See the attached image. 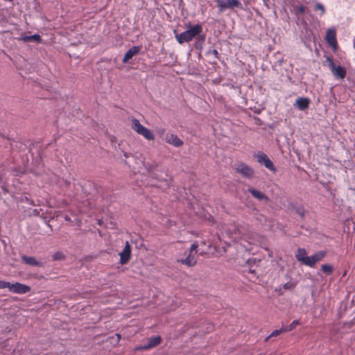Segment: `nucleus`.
Wrapping results in <instances>:
<instances>
[{
  "label": "nucleus",
  "mask_w": 355,
  "mask_h": 355,
  "mask_svg": "<svg viewBox=\"0 0 355 355\" xmlns=\"http://www.w3.org/2000/svg\"><path fill=\"white\" fill-rule=\"evenodd\" d=\"M0 187H1V189L3 193H7L8 192L7 187L3 180H2V183L0 184Z\"/></svg>",
  "instance_id": "nucleus-29"
},
{
  "label": "nucleus",
  "mask_w": 355,
  "mask_h": 355,
  "mask_svg": "<svg viewBox=\"0 0 355 355\" xmlns=\"http://www.w3.org/2000/svg\"><path fill=\"white\" fill-rule=\"evenodd\" d=\"M140 49H141L140 46H132V48H130L125 53V55L123 57V63L127 62L134 55H137L139 52Z\"/></svg>",
  "instance_id": "nucleus-15"
},
{
  "label": "nucleus",
  "mask_w": 355,
  "mask_h": 355,
  "mask_svg": "<svg viewBox=\"0 0 355 355\" xmlns=\"http://www.w3.org/2000/svg\"><path fill=\"white\" fill-rule=\"evenodd\" d=\"M285 330L284 327L281 328L280 329H276L274 330L268 337H266V340H268V339L271 337L277 336L279 334H281L282 332H284Z\"/></svg>",
  "instance_id": "nucleus-25"
},
{
  "label": "nucleus",
  "mask_w": 355,
  "mask_h": 355,
  "mask_svg": "<svg viewBox=\"0 0 355 355\" xmlns=\"http://www.w3.org/2000/svg\"><path fill=\"white\" fill-rule=\"evenodd\" d=\"M232 239L235 242L240 243L245 250H248V245H248L253 243L254 232L248 225H240L236 228Z\"/></svg>",
  "instance_id": "nucleus-1"
},
{
  "label": "nucleus",
  "mask_w": 355,
  "mask_h": 355,
  "mask_svg": "<svg viewBox=\"0 0 355 355\" xmlns=\"http://www.w3.org/2000/svg\"><path fill=\"white\" fill-rule=\"evenodd\" d=\"M300 324V322L298 320H295L288 326L284 327V329L285 331H290L294 329Z\"/></svg>",
  "instance_id": "nucleus-22"
},
{
  "label": "nucleus",
  "mask_w": 355,
  "mask_h": 355,
  "mask_svg": "<svg viewBox=\"0 0 355 355\" xmlns=\"http://www.w3.org/2000/svg\"><path fill=\"white\" fill-rule=\"evenodd\" d=\"M64 219H65L67 221H70V218H69V217L68 216H66L64 217Z\"/></svg>",
  "instance_id": "nucleus-33"
},
{
  "label": "nucleus",
  "mask_w": 355,
  "mask_h": 355,
  "mask_svg": "<svg viewBox=\"0 0 355 355\" xmlns=\"http://www.w3.org/2000/svg\"><path fill=\"white\" fill-rule=\"evenodd\" d=\"M296 282L290 281L288 282H286L283 285L282 287H279V288H276L275 291L279 294H283V289L284 290H293L296 286Z\"/></svg>",
  "instance_id": "nucleus-19"
},
{
  "label": "nucleus",
  "mask_w": 355,
  "mask_h": 355,
  "mask_svg": "<svg viewBox=\"0 0 355 355\" xmlns=\"http://www.w3.org/2000/svg\"><path fill=\"white\" fill-rule=\"evenodd\" d=\"M165 141L175 147H180L183 144V141L174 134L166 135Z\"/></svg>",
  "instance_id": "nucleus-12"
},
{
  "label": "nucleus",
  "mask_w": 355,
  "mask_h": 355,
  "mask_svg": "<svg viewBox=\"0 0 355 355\" xmlns=\"http://www.w3.org/2000/svg\"><path fill=\"white\" fill-rule=\"evenodd\" d=\"M21 259L27 265L33 266H42V263L40 261H37L33 257L23 255L21 256Z\"/></svg>",
  "instance_id": "nucleus-17"
},
{
  "label": "nucleus",
  "mask_w": 355,
  "mask_h": 355,
  "mask_svg": "<svg viewBox=\"0 0 355 355\" xmlns=\"http://www.w3.org/2000/svg\"><path fill=\"white\" fill-rule=\"evenodd\" d=\"M8 286V282L0 280V289L6 288Z\"/></svg>",
  "instance_id": "nucleus-30"
},
{
  "label": "nucleus",
  "mask_w": 355,
  "mask_h": 355,
  "mask_svg": "<svg viewBox=\"0 0 355 355\" xmlns=\"http://www.w3.org/2000/svg\"><path fill=\"white\" fill-rule=\"evenodd\" d=\"M299 214H300L302 216H303V215H304V211H302V212H300V211H299Z\"/></svg>",
  "instance_id": "nucleus-36"
},
{
  "label": "nucleus",
  "mask_w": 355,
  "mask_h": 355,
  "mask_svg": "<svg viewBox=\"0 0 355 355\" xmlns=\"http://www.w3.org/2000/svg\"><path fill=\"white\" fill-rule=\"evenodd\" d=\"M116 336H117V342H118L121 338V336L119 334H116Z\"/></svg>",
  "instance_id": "nucleus-34"
},
{
  "label": "nucleus",
  "mask_w": 355,
  "mask_h": 355,
  "mask_svg": "<svg viewBox=\"0 0 355 355\" xmlns=\"http://www.w3.org/2000/svg\"><path fill=\"white\" fill-rule=\"evenodd\" d=\"M220 12L229 8H238L241 6L239 0H215Z\"/></svg>",
  "instance_id": "nucleus-6"
},
{
  "label": "nucleus",
  "mask_w": 355,
  "mask_h": 355,
  "mask_svg": "<svg viewBox=\"0 0 355 355\" xmlns=\"http://www.w3.org/2000/svg\"><path fill=\"white\" fill-rule=\"evenodd\" d=\"M327 61L329 62V67L334 76L337 79L343 80L347 74L345 68L340 65H336L330 58H327Z\"/></svg>",
  "instance_id": "nucleus-5"
},
{
  "label": "nucleus",
  "mask_w": 355,
  "mask_h": 355,
  "mask_svg": "<svg viewBox=\"0 0 355 355\" xmlns=\"http://www.w3.org/2000/svg\"><path fill=\"white\" fill-rule=\"evenodd\" d=\"M310 103V101L307 98L304 97H300L297 98L295 103V105L300 110H304L306 108H308Z\"/></svg>",
  "instance_id": "nucleus-13"
},
{
  "label": "nucleus",
  "mask_w": 355,
  "mask_h": 355,
  "mask_svg": "<svg viewBox=\"0 0 355 355\" xmlns=\"http://www.w3.org/2000/svg\"><path fill=\"white\" fill-rule=\"evenodd\" d=\"M325 40L331 47H337L336 33L334 28H329L327 31Z\"/></svg>",
  "instance_id": "nucleus-10"
},
{
  "label": "nucleus",
  "mask_w": 355,
  "mask_h": 355,
  "mask_svg": "<svg viewBox=\"0 0 355 355\" xmlns=\"http://www.w3.org/2000/svg\"><path fill=\"white\" fill-rule=\"evenodd\" d=\"M6 288H8L10 292L17 294H24L31 291V287L29 286L19 282H15L14 284L8 282V286H6Z\"/></svg>",
  "instance_id": "nucleus-9"
},
{
  "label": "nucleus",
  "mask_w": 355,
  "mask_h": 355,
  "mask_svg": "<svg viewBox=\"0 0 355 355\" xmlns=\"http://www.w3.org/2000/svg\"><path fill=\"white\" fill-rule=\"evenodd\" d=\"M255 157L259 163L263 164L266 168L271 171H275L276 168L274 166L272 162L268 158L266 154L263 152H258L255 155Z\"/></svg>",
  "instance_id": "nucleus-8"
},
{
  "label": "nucleus",
  "mask_w": 355,
  "mask_h": 355,
  "mask_svg": "<svg viewBox=\"0 0 355 355\" xmlns=\"http://www.w3.org/2000/svg\"><path fill=\"white\" fill-rule=\"evenodd\" d=\"M235 171L243 177L251 178L254 175V169L243 162H239L235 167Z\"/></svg>",
  "instance_id": "nucleus-7"
},
{
  "label": "nucleus",
  "mask_w": 355,
  "mask_h": 355,
  "mask_svg": "<svg viewBox=\"0 0 355 355\" xmlns=\"http://www.w3.org/2000/svg\"><path fill=\"white\" fill-rule=\"evenodd\" d=\"M144 166L148 172H150L153 170V168L149 164H144Z\"/></svg>",
  "instance_id": "nucleus-31"
},
{
  "label": "nucleus",
  "mask_w": 355,
  "mask_h": 355,
  "mask_svg": "<svg viewBox=\"0 0 355 355\" xmlns=\"http://www.w3.org/2000/svg\"><path fill=\"white\" fill-rule=\"evenodd\" d=\"M202 31V26L200 24H196L194 26H190L187 31L181 33L175 32V35L177 41L180 44H183L191 41L199 35Z\"/></svg>",
  "instance_id": "nucleus-2"
},
{
  "label": "nucleus",
  "mask_w": 355,
  "mask_h": 355,
  "mask_svg": "<svg viewBox=\"0 0 355 355\" xmlns=\"http://www.w3.org/2000/svg\"><path fill=\"white\" fill-rule=\"evenodd\" d=\"M314 10L315 12L320 11V16H323L324 14L325 13L324 6L321 3L319 2H315L314 6Z\"/></svg>",
  "instance_id": "nucleus-21"
},
{
  "label": "nucleus",
  "mask_w": 355,
  "mask_h": 355,
  "mask_svg": "<svg viewBox=\"0 0 355 355\" xmlns=\"http://www.w3.org/2000/svg\"><path fill=\"white\" fill-rule=\"evenodd\" d=\"M306 261H307L305 262V265L309 267H313L315 264L318 263L313 254L312 256L309 257Z\"/></svg>",
  "instance_id": "nucleus-24"
},
{
  "label": "nucleus",
  "mask_w": 355,
  "mask_h": 355,
  "mask_svg": "<svg viewBox=\"0 0 355 355\" xmlns=\"http://www.w3.org/2000/svg\"><path fill=\"white\" fill-rule=\"evenodd\" d=\"M130 254H131V248L128 243V241H126L125 245L122 250L121 252L119 253L120 255V263L123 265L128 262L130 258Z\"/></svg>",
  "instance_id": "nucleus-11"
},
{
  "label": "nucleus",
  "mask_w": 355,
  "mask_h": 355,
  "mask_svg": "<svg viewBox=\"0 0 355 355\" xmlns=\"http://www.w3.org/2000/svg\"><path fill=\"white\" fill-rule=\"evenodd\" d=\"M307 252L304 248H298L295 253L296 259L301 263L305 265L308 259Z\"/></svg>",
  "instance_id": "nucleus-14"
},
{
  "label": "nucleus",
  "mask_w": 355,
  "mask_h": 355,
  "mask_svg": "<svg viewBox=\"0 0 355 355\" xmlns=\"http://www.w3.org/2000/svg\"><path fill=\"white\" fill-rule=\"evenodd\" d=\"M248 191L251 193V195L256 199L259 200H266L268 201V198L261 191L255 189L252 187L248 189Z\"/></svg>",
  "instance_id": "nucleus-16"
},
{
  "label": "nucleus",
  "mask_w": 355,
  "mask_h": 355,
  "mask_svg": "<svg viewBox=\"0 0 355 355\" xmlns=\"http://www.w3.org/2000/svg\"><path fill=\"white\" fill-rule=\"evenodd\" d=\"M326 255V252L324 251H319L313 254L317 262L321 261Z\"/></svg>",
  "instance_id": "nucleus-26"
},
{
  "label": "nucleus",
  "mask_w": 355,
  "mask_h": 355,
  "mask_svg": "<svg viewBox=\"0 0 355 355\" xmlns=\"http://www.w3.org/2000/svg\"><path fill=\"white\" fill-rule=\"evenodd\" d=\"M3 177L0 175V184L2 183Z\"/></svg>",
  "instance_id": "nucleus-35"
},
{
  "label": "nucleus",
  "mask_w": 355,
  "mask_h": 355,
  "mask_svg": "<svg viewBox=\"0 0 355 355\" xmlns=\"http://www.w3.org/2000/svg\"><path fill=\"white\" fill-rule=\"evenodd\" d=\"M160 341H161V338L159 336L151 337L148 340V345L142 347V349H147L148 348L153 347L157 345L158 344H159Z\"/></svg>",
  "instance_id": "nucleus-20"
},
{
  "label": "nucleus",
  "mask_w": 355,
  "mask_h": 355,
  "mask_svg": "<svg viewBox=\"0 0 355 355\" xmlns=\"http://www.w3.org/2000/svg\"><path fill=\"white\" fill-rule=\"evenodd\" d=\"M321 270L326 274L329 275L333 271V268L330 264H323L321 266Z\"/></svg>",
  "instance_id": "nucleus-23"
},
{
  "label": "nucleus",
  "mask_w": 355,
  "mask_h": 355,
  "mask_svg": "<svg viewBox=\"0 0 355 355\" xmlns=\"http://www.w3.org/2000/svg\"><path fill=\"white\" fill-rule=\"evenodd\" d=\"M198 244L195 243L191 244L189 251L188 252H185L187 255L186 258L178 259V262L186 265L189 267L196 265L197 263L196 254L198 251Z\"/></svg>",
  "instance_id": "nucleus-4"
},
{
  "label": "nucleus",
  "mask_w": 355,
  "mask_h": 355,
  "mask_svg": "<svg viewBox=\"0 0 355 355\" xmlns=\"http://www.w3.org/2000/svg\"><path fill=\"white\" fill-rule=\"evenodd\" d=\"M294 10L296 15L304 14L306 12V8L302 5L298 7H294Z\"/></svg>",
  "instance_id": "nucleus-27"
},
{
  "label": "nucleus",
  "mask_w": 355,
  "mask_h": 355,
  "mask_svg": "<svg viewBox=\"0 0 355 355\" xmlns=\"http://www.w3.org/2000/svg\"><path fill=\"white\" fill-rule=\"evenodd\" d=\"M19 40H21L24 42H35L37 43H41L42 39L40 35L34 34L29 36H21L18 38Z\"/></svg>",
  "instance_id": "nucleus-18"
},
{
  "label": "nucleus",
  "mask_w": 355,
  "mask_h": 355,
  "mask_svg": "<svg viewBox=\"0 0 355 355\" xmlns=\"http://www.w3.org/2000/svg\"><path fill=\"white\" fill-rule=\"evenodd\" d=\"M211 53H212L213 55H214V56H215L216 58H218V51H217V50H216V49L212 50V51H211Z\"/></svg>",
  "instance_id": "nucleus-32"
},
{
  "label": "nucleus",
  "mask_w": 355,
  "mask_h": 355,
  "mask_svg": "<svg viewBox=\"0 0 355 355\" xmlns=\"http://www.w3.org/2000/svg\"><path fill=\"white\" fill-rule=\"evenodd\" d=\"M131 126L135 132L143 136L148 141L154 140L155 137L153 133L147 128L141 124L139 121L135 118L131 119Z\"/></svg>",
  "instance_id": "nucleus-3"
},
{
  "label": "nucleus",
  "mask_w": 355,
  "mask_h": 355,
  "mask_svg": "<svg viewBox=\"0 0 355 355\" xmlns=\"http://www.w3.org/2000/svg\"><path fill=\"white\" fill-rule=\"evenodd\" d=\"M64 254L60 252H57L53 255V260H62L64 259Z\"/></svg>",
  "instance_id": "nucleus-28"
}]
</instances>
